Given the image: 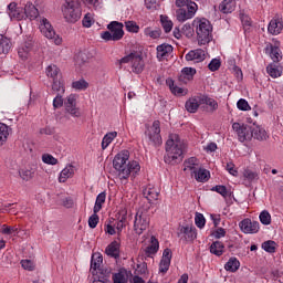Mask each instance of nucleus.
<instances>
[{"label":"nucleus","instance_id":"nucleus-1","mask_svg":"<svg viewBox=\"0 0 283 283\" xmlns=\"http://www.w3.org/2000/svg\"><path fill=\"white\" fill-rule=\"evenodd\" d=\"M127 160H129L128 150H122L113 159V167L118 171L119 180H128L129 176L136 178L140 174V164L136 160L128 161L127 164Z\"/></svg>","mask_w":283,"mask_h":283},{"label":"nucleus","instance_id":"nucleus-2","mask_svg":"<svg viewBox=\"0 0 283 283\" xmlns=\"http://www.w3.org/2000/svg\"><path fill=\"white\" fill-rule=\"evenodd\" d=\"M186 148L187 144L178 134H170L166 142L165 163L167 165H178V163L182 161V154H185Z\"/></svg>","mask_w":283,"mask_h":283},{"label":"nucleus","instance_id":"nucleus-3","mask_svg":"<svg viewBox=\"0 0 283 283\" xmlns=\"http://www.w3.org/2000/svg\"><path fill=\"white\" fill-rule=\"evenodd\" d=\"M193 28H196L198 43L200 45H207L213 41V27L211 22L206 18H196L192 22Z\"/></svg>","mask_w":283,"mask_h":283},{"label":"nucleus","instance_id":"nucleus-4","mask_svg":"<svg viewBox=\"0 0 283 283\" xmlns=\"http://www.w3.org/2000/svg\"><path fill=\"white\" fill-rule=\"evenodd\" d=\"M127 64L130 65L133 74H143L145 71V60L143 59V54L138 53V51H132L118 60L119 69Z\"/></svg>","mask_w":283,"mask_h":283},{"label":"nucleus","instance_id":"nucleus-5","mask_svg":"<svg viewBox=\"0 0 283 283\" xmlns=\"http://www.w3.org/2000/svg\"><path fill=\"white\" fill-rule=\"evenodd\" d=\"M62 14L67 23H76L81 19V2L78 0H65L62 6Z\"/></svg>","mask_w":283,"mask_h":283},{"label":"nucleus","instance_id":"nucleus-6","mask_svg":"<svg viewBox=\"0 0 283 283\" xmlns=\"http://www.w3.org/2000/svg\"><path fill=\"white\" fill-rule=\"evenodd\" d=\"M125 25L118 21H112L107 24V30L101 33V39L106 43L109 41H120L125 36V31L123 30Z\"/></svg>","mask_w":283,"mask_h":283},{"label":"nucleus","instance_id":"nucleus-7","mask_svg":"<svg viewBox=\"0 0 283 283\" xmlns=\"http://www.w3.org/2000/svg\"><path fill=\"white\" fill-rule=\"evenodd\" d=\"M149 208H139L135 214L134 231L137 235H143V232L149 229Z\"/></svg>","mask_w":283,"mask_h":283},{"label":"nucleus","instance_id":"nucleus-8","mask_svg":"<svg viewBox=\"0 0 283 283\" xmlns=\"http://www.w3.org/2000/svg\"><path fill=\"white\" fill-rule=\"evenodd\" d=\"M145 139L148 145L158 147L163 145V136H160V120H155L150 127L145 132Z\"/></svg>","mask_w":283,"mask_h":283},{"label":"nucleus","instance_id":"nucleus-9","mask_svg":"<svg viewBox=\"0 0 283 283\" xmlns=\"http://www.w3.org/2000/svg\"><path fill=\"white\" fill-rule=\"evenodd\" d=\"M40 32L43 34V36H45V39L53 41L55 45H61V43H63V39L60 38L59 34H56V31H54L52 23H50L46 18H42L40 20Z\"/></svg>","mask_w":283,"mask_h":283},{"label":"nucleus","instance_id":"nucleus-10","mask_svg":"<svg viewBox=\"0 0 283 283\" xmlns=\"http://www.w3.org/2000/svg\"><path fill=\"white\" fill-rule=\"evenodd\" d=\"M196 12H198V3L190 2L189 8H180L176 11L177 21L185 23V21L193 19V17H196Z\"/></svg>","mask_w":283,"mask_h":283},{"label":"nucleus","instance_id":"nucleus-11","mask_svg":"<svg viewBox=\"0 0 283 283\" xmlns=\"http://www.w3.org/2000/svg\"><path fill=\"white\" fill-rule=\"evenodd\" d=\"M232 129L237 132L240 143L251 140L253 138V127L240 123H233Z\"/></svg>","mask_w":283,"mask_h":283},{"label":"nucleus","instance_id":"nucleus-12","mask_svg":"<svg viewBox=\"0 0 283 283\" xmlns=\"http://www.w3.org/2000/svg\"><path fill=\"white\" fill-rule=\"evenodd\" d=\"M180 242H193L198 238V230L193 226H184L177 233Z\"/></svg>","mask_w":283,"mask_h":283},{"label":"nucleus","instance_id":"nucleus-13","mask_svg":"<svg viewBox=\"0 0 283 283\" xmlns=\"http://www.w3.org/2000/svg\"><path fill=\"white\" fill-rule=\"evenodd\" d=\"M76 94H71L64 101V108L66 114H70L73 118H81V108L76 107Z\"/></svg>","mask_w":283,"mask_h":283},{"label":"nucleus","instance_id":"nucleus-14","mask_svg":"<svg viewBox=\"0 0 283 283\" xmlns=\"http://www.w3.org/2000/svg\"><path fill=\"white\" fill-rule=\"evenodd\" d=\"M239 227L242 231V233H258L260 231V222L258 221H252L251 219H243L240 223Z\"/></svg>","mask_w":283,"mask_h":283},{"label":"nucleus","instance_id":"nucleus-15","mask_svg":"<svg viewBox=\"0 0 283 283\" xmlns=\"http://www.w3.org/2000/svg\"><path fill=\"white\" fill-rule=\"evenodd\" d=\"M7 12L11 20L15 19L17 21H21L25 19V13L23 12V8L18 7L17 2L9 3Z\"/></svg>","mask_w":283,"mask_h":283},{"label":"nucleus","instance_id":"nucleus-16","mask_svg":"<svg viewBox=\"0 0 283 283\" xmlns=\"http://www.w3.org/2000/svg\"><path fill=\"white\" fill-rule=\"evenodd\" d=\"M171 249H165L163 252V258L159 263V273H167V271H169V266H171Z\"/></svg>","mask_w":283,"mask_h":283},{"label":"nucleus","instance_id":"nucleus-17","mask_svg":"<svg viewBox=\"0 0 283 283\" xmlns=\"http://www.w3.org/2000/svg\"><path fill=\"white\" fill-rule=\"evenodd\" d=\"M200 105H202V95L190 97L186 104L185 107L189 114H196L198 112Z\"/></svg>","mask_w":283,"mask_h":283},{"label":"nucleus","instance_id":"nucleus-18","mask_svg":"<svg viewBox=\"0 0 283 283\" xmlns=\"http://www.w3.org/2000/svg\"><path fill=\"white\" fill-rule=\"evenodd\" d=\"M207 54L205 53V50L202 49H197V50H191L188 52L185 56L186 61H193L195 63H202L205 61Z\"/></svg>","mask_w":283,"mask_h":283},{"label":"nucleus","instance_id":"nucleus-19","mask_svg":"<svg viewBox=\"0 0 283 283\" xmlns=\"http://www.w3.org/2000/svg\"><path fill=\"white\" fill-rule=\"evenodd\" d=\"M143 193L145 198L148 200V202L151 205V202H155V200H158V196H160V189L148 185L144 190Z\"/></svg>","mask_w":283,"mask_h":283},{"label":"nucleus","instance_id":"nucleus-20","mask_svg":"<svg viewBox=\"0 0 283 283\" xmlns=\"http://www.w3.org/2000/svg\"><path fill=\"white\" fill-rule=\"evenodd\" d=\"M283 23L282 20L274 18L270 21L268 25V32L273 36H277V34H282Z\"/></svg>","mask_w":283,"mask_h":283},{"label":"nucleus","instance_id":"nucleus-21","mask_svg":"<svg viewBox=\"0 0 283 283\" xmlns=\"http://www.w3.org/2000/svg\"><path fill=\"white\" fill-rule=\"evenodd\" d=\"M266 52H270V56L274 63H280L282 59V51L280 50V42H276L275 45L268 44Z\"/></svg>","mask_w":283,"mask_h":283},{"label":"nucleus","instance_id":"nucleus-22","mask_svg":"<svg viewBox=\"0 0 283 283\" xmlns=\"http://www.w3.org/2000/svg\"><path fill=\"white\" fill-rule=\"evenodd\" d=\"M171 52H174V46H171L170 44H159L157 46L158 61H165V59H167L171 54Z\"/></svg>","mask_w":283,"mask_h":283},{"label":"nucleus","instance_id":"nucleus-23","mask_svg":"<svg viewBox=\"0 0 283 283\" xmlns=\"http://www.w3.org/2000/svg\"><path fill=\"white\" fill-rule=\"evenodd\" d=\"M184 171H190L192 176L200 167V161L196 157H190L184 163Z\"/></svg>","mask_w":283,"mask_h":283},{"label":"nucleus","instance_id":"nucleus-24","mask_svg":"<svg viewBox=\"0 0 283 283\" xmlns=\"http://www.w3.org/2000/svg\"><path fill=\"white\" fill-rule=\"evenodd\" d=\"M24 19H30V21H34V19L39 18V9L32 2H28L23 8Z\"/></svg>","mask_w":283,"mask_h":283},{"label":"nucleus","instance_id":"nucleus-25","mask_svg":"<svg viewBox=\"0 0 283 283\" xmlns=\"http://www.w3.org/2000/svg\"><path fill=\"white\" fill-rule=\"evenodd\" d=\"M159 249L160 242H158V239H156V237H151L150 244L145 249V254L147 258H151L153 255H156V253H158Z\"/></svg>","mask_w":283,"mask_h":283},{"label":"nucleus","instance_id":"nucleus-26","mask_svg":"<svg viewBox=\"0 0 283 283\" xmlns=\"http://www.w3.org/2000/svg\"><path fill=\"white\" fill-rule=\"evenodd\" d=\"M235 6H237L235 0H223L219 4V10L223 14H231V12H233L235 10Z\"/></svg>","mask_w":283,"mask_h":283},{"label":"nucleus","instance_id":"nucleus-27","mask_svg":"<svg viewBox=\"0 0 283 283\" xmlns=\"http://www.w3.org/2000/svg\"><path fill=\"white\" fill-rule=\"evenodd\" d=\"M210 177H211V172H209V170L203 168H199L191 175V178H195L197 182H207Z\"/></svg>","mask_w":283,"mask_h":283},{"label":"nucleus","instance_id":"nucleus-28","mask_svg":"<svg viewBox=\"0 0 283 283\" xmlns=\"http://www.w3.org/2000/svg\"><path fill=\"white\" fill-rule=\"evenodd\" d=\"M73 177H74V166L72 164H69L60 172L59 182H67L69 178H73Z\"/></svg>","mask_w":283,"mask_h":283},{"label":"nucleus","instance_id":"nucleus-29","mask_svg":"<svg viewBox=\"0 0 283 283\" xmlns=\"http://www.w3.org/2000/svg\"><path fill=\"white\" fill-rule=\"evenodd\" d=\"M266 72L271 78H280L282 76V66L271 63L266 66Z\"/></svg>","mask_w":283,"mask_h":283},{"label":"nucleus","instance_id":"nucleus-30","mask_svg":"<svg viewBox=\"0 0 283 283\" xmlns=\"http://www.w3.org/2000/svg\"><path fill=\"white\" fill-rule=\"evenodd\" d=\"M252 138L255 140H266L269 138V134L266 130L260 126L252 127Z\"/></svg>","mask_w":283,"mask_h":283},{"label":"nucleus","instance_id":"nucleus-31","mask_svg":"<svg viewBox=\"0 0 283 283\" xmlns=\"http://www.w3.org/2000/svg\"><path fill=\"white\" fill-rule=\"evenodd\" d=\"M224 269L230 273H235L240 269V260L235 256L230 258L224 264Z\"/></svg>","mask_w":283,"mask_h":283},{"label":"nucleus","instance_id":"nucleus-32","mask_svg":"<svg viewBox=\"0 0 283 283\" xmlns=\"http://www.w3.org/2000/svg\"><path fill=\"white\" fill-rule=\"evenodd\" d=\"M12 48V42L6 35L0 34V54H8Z\"/></svg>","mask_w":283,"mask_h":283},{"label":"nucleus","instance_id":"nucleus-33","mask_svg":"<svg viewBox=\"0 0 283 283\" xmlns=\"http://www.w3.org/2000/svg\"><path fill=\"white\" fill-rule=\"evenodd\" d=\"M118 136V132L107 133L102 139V149H107L108 146L114 143L115 138Z\"/></svg>","mask_w":283,"mask_h":283},{"label":"nucleus","instance_id":"nucleus-34","mask_svg":"<svg viewBox=\"0 0 283 283\" xmlns=\"http://www.w3.org/2000/svg\"><path fill=\"white\" fill-rule=\"evenodd\" d=\"M8 136H10V127L3 123H0V147L6 145L8 142Z\"/></svg>","mask_w":283,"mask_h":283},{"label":"nucleus","instance_id":"nucleus-35","mask_svg":"<svg viewBox=\"0 0 283 283\" xmlns=\"http://www.w3.org/2000/svg\"><path fill=\"white\" fill-rule=\"evenodd\" d=\"M210 253H212V255H217L218 258H220V255L224 253V244L220 241H214L210 245Z\"/></svg>","mask_w":283,"mask_h":283},{"label":"nucleus","instance_id":"nucleus-36","mask_svg":"<svg viewBox=\"0 0 283 283\" xmlns=\"http://www.w3.org/2000/svg\"><path fill=\"white\" fill-rule=\"evenodd\" d=\"M105 253L106 255H109V258H119L118 242L113 241L111 244H108L106 247Z\"/></svg>","mask_w":283,"mask_h":283},{"label":"nucleus","instance_id":"nucleus-37","mask_svg":"<svg viewBox=\"0 0 283 283\" xmlns=\"http://www.w3.org/2000/svg\"><path fill=\"white\" fill-rule=\"evenodd\" d=\"M201 105H208L209 112H216L218 109V102L206 95H201Z\"/></svg>","mask_w":283,"mask_h":283},{"label":"nucleus","instance_id":"nucleus-38","mask_svg":"<svg viewBox=\"0 0 283 283\" xmlns=\"http://www.w3.org/2000/svg\"><path fill=\"white\" fill-rule=\"evenodd\" d=\"M145 36H149V39H160L163 31L159 28L147 27L144 29Z\"/></svg>","mask_w":283,"mask_h":283},{"label":"nucleus","instance_id":"nucleus-39","mask_svg":"<svg viewBox=\"0 0 283 283\" xmlns=\"http://www.w3.org/2000/svg\"><path fill=\"white\" fill-rule=\"evenodd\" d=\"M46 76L49 78H60L61 76V69H59V66L51 64L46 67Z\"/></svg>","mask_w":283,"mask_h":283},{"label":"nucleus","instance_id":"nucleus-40","mask_svg":"<svg viewBox=\"0 0 283 283\" xmlns=\"http://www.w3.org/2000/svg\"><path fill=\"white\" fill-rule=\"evenodd\" d=\"M107 198V195L105 192H101L96 197L95 206H94V213H98L103 209V205H105V200Z\"/></svg>","mask_w":283,"mask_h":283},{"label":"nucleus","instance_id":"nucleus-41","mask_svg":"<svg viewBox=\"0 0 283 283\" xmlns=\"http://www.w3.org/2000/svg\"><path fill=\"white\" fill-rule=\"evenodd\" d=\"M102 264H103V255L101 253H94L91 259V269H93V271H96L101 269Z\"/></svg>","mask_w":283,"mask_h":283},{"label":"nucleus","instance_id":"nucleus-42","mask_svg":"<svg viewBox=\"0 0 283 283\" xmlns=\"http://www.w3.org/2000/svg\"><path fill=\"white\" fill-rule=\"evenodd\" d=\"M160 21H161L164 32H166V34H169V32L174 30V22L169 20V17L167 15H160Z\"/></svg>","mask_w":283,"mask_h":283},{"label":"nucleus","instance_id":"nucleus-43","mask_svg":"<svg viewBox=\"0 0 283 283\" xmlns=\"http://www.w3.org/2000/svg\"><path fill=\"white\" fill-rule=\"evenodd\" d=\"M90 87V83H87V81L85 80H78V81H74L72 83V88L75 90L76 92H85V90H87Z\"/></svg>","mask_w":283,"mask_h":283},{"label":"nucleus","instance_id":"nucleus-44","mask_svg":"<svg viewBox=\"0 0 283 283\" xmlns=\"http://www.w3.org/2000/svg\"><path fill=\"white\" fill-rule=\"evenodd\" d=\"M34 169L33 168H23L19 171L20 178H22V180H32V178H34Z\"/></svg>","mask_w":283,"mask_h":283},{"label":"nucleus","instance_id":"nucleus-45","mask_svg":"<svg viewBox=\"0 0 283 283\" xmlns=\"http://www.w3.org/2000/svg\"><path fill=\"white\" fill-rule=\"evenodd\" d=\"M30 50H32V42H27L22 48L18 50V54L20 59L25 61V59H28V54L30 53Z\"/></svg>","mask_w":283,"mask_h":283},{"label":"nucleus","instance_id":"nucleus-46","mask_svg":"<svg viewBox=\"0 0 283 283\" xmlns=\"http://www.w3.org/2000/svg\"><path fill=\"white\" fill-rule=\"evenodd\" d=\"M0 233H2V235H12V233H19V228H17V226L12 227L8 224H2Z\"/></svg>","mask_w":283,"mask_h":283},{"label":"nucleus","instance_id":"nucleus-47","mask_svg":"<svg viewBox=\"0 0 283 283\" xmlns=\"http://www.w3.org/2000/svg\"><path fill=\"white\" fill-rule=\"evenodd\" d=\"M181 76L186 78V81H192L193 76H196V69L193 67H184L181 70Z\"/></svg>","mask_w":283,"mask_h":283},{"label":"nucleus","instance_id":"nucleus-48","mask_svg":"<svg viewBox=\"0 0 283 283\" xmlns=\"http://www.w3.org/2000/svg\"><path fill=\"white\" fill-rule=\"evenodd\" d=\"M168 85L170 87V92L175 94V96H185V90L174 84V81H168Z\"/></svg>","mask_w":283,"mask_h":283},{"label":"nucleus","instance_id":"nucleus-49","mask_svg":"<svg viewBox=\"0 0 283 283\" xmlns=\"http://www.w3.org/2000/svg\"><path fill=\"white\" fill-rule=\"evenodd\" d=\"M277 243L275 241L269 240L262 243V249L266 251V253H275V249Z\"/></svg>","mask_w":283,"mask_h":283},{"label":"nucleus","instance_id":"nucleus-50","mask_svg":"<svg viewBox=\"0 0 283 283\" xmlns=\"http://www.w3.org/2000/svg\"><path fill=\"white\" fill-rule=\"evenodd\" d=\"M195 224L198 227V229H205V226L207 224V219H205V214L197 212L195 217Z\"/></svg>","mask_w":283,"mask_h":283},{"label":"nucleus","instance_id":"nucleus-51","mask_svg":"<svg viewBox=\"0 0 283 283\" xmlns=\"http://www.w3.org/2000/svg\"><path fill=\"white\" fill-rule=\"evenodd\" d=\"M125 28L127 32H133L134 34H138V32H140V27H138V24L134 21H126Z\"/></svg>","mask_w":283,"mask_h":283},{"label":"nucleus","instance_id":"nucleus-52","mask_svg":"<svg viewBox=\"0 0 283 283\" xmlns=\"http://www.w3.org/2000/svg\"><path fill=\"white\" fill-rule=\"evenodd\" d=\"M211 191H216L217 193L222 196V198L229 197V190H227V186H222V185L214 186L211 188Z\"/></svg>","mask_w":283,"mask_h":283},{"label":"nucleus","instance_id":"nucleus-53","mask_svg":"<svg viewBox=\"0 0 283 283\" xmlns=\"http://www.w3.org/2000/svg\"><path fill=\"white\" fill-rule=\"evenodd\" d=\"M260 222L265 227L271 224V213L266 210H263L259 216Z\"/></svg>","mask_w":283,"mask_h":283},{"label":"nucleus","instance_id":"nucleus-54","mask_svg":"<svg viewBox=\"0 0 283 283\" xmlns=\"http://www.w3.org/2000/svg\"><path fill=\"white\" fill-rule=\"evenodd\" d=\"M42 163L45 165H59V159L50 154L42 155Z\"/></svg>","mask_w":283,"mask_h":283},{"label":"nucleus","instance_id":"nucleus-55","mask_svg":"<svg viewBox=\"0 0 283 283\" xmlns=\"http://www.w3.org/2000/svg\"><path fill=\"white\" fill-rule=\"evenodd\" d=\"M241 22H242L244 32H249V30H251V25H252L251 18L247 14H242Z\"/></svg>","mask_w":283,"mask_h":283},{"label":"nucleus","instance_id":"nucleus-56","mask_svg":"<svg viewBox=\"0 0 283 283\" xmlns=\"http://www.w3.org/2000/svg\"><path fill=\"white\" fill-rule=\"evenodd\" d=\"M53 92H65V88L63 87V81L61 78H53L52 84Z\"/></svg>","mask_w":283,"mask_h":283},{"label":"nucleus","instance_id":"nucleus-57","mask_svg":"<svg viewBox=\"0 0 283 283\" xmlns=\"http://www.w3.org/2000/svg\"><path fill=\"white\" fill-rule=\"evenodd\" d=\"M237 107L241 112H249V109H251V106L249 105V102H247V99H244V98H240L237 102Z\"/></svg>","mask_w":283,"mask_h":283},{"label":"nucleus","instance_id":"nucleus-58","mask_svg":"<svg viewBox=\"0 0 283 283\" xmlns=\"http://www.w3.org/2000/svg\"><path fill=\"white\" fill-rule=\"evenodd\" d=\"M221 65H222V63L220 62L219 59H212L210 61V63L208 64V69L210 70V72H218V70H220Z\"/></svg>","mask_w":283,"mask_h":283},{"label":"nucleus","instance_id":"nucleus-59","mask_svg":"<svg viewBox=\"0 0 283 283\" xmlns=\"http://www.w3.org/2000/svg\"><path fill=\"white\" fill-rule=\"evenodd\" d=\"M98 214H96V212H94V214H92L90 218H88V227L91 229H96V227L98 226Z\"/></svg>","mask_w":283,"mask_h":283},{"label":"nucleus","instance_id":"nucleus-60","mask_svg":"<svg viewBox=\"0 0 283 283\" xmlns=\"http://www.w3.org/2000/svg\"><path fill=\"white\" fill-rule=\"evenodd\" d=\"M111 275H112V272L106 271L105 274H101L98 276V281H94L93 283H112V281H109Z\"/></svg>","mask_w":283,"mask_h":283},{"label":"nucleus","instance_id":"nucleus-61","mask_svg":"<svg viewBox=\"0 0 283 283\" xmlns=\"http://www.w3.org/2000/svg\"><path fill=\"white\" fill-rule=\"evenodd\" d=\"M82 23L84 28H92V25H94V20L90 13H86L82 20Z\"/></svg>","mask_w":283,"mask_h":283},{"label":"nucleus","instance_id":"nucleus-62","mask_svg":"<svg viewBox=\"0 0 283 283\" xmlns=\"http://www.w3.org/2000/svg\"><path fill=\"white\" fill-rule=\"evenodd\" d=\"M21 266L25 271H32L34 269V262H32V260H22Z\"/></svg>","mask_w":283,"mask_h":283},{"label":"nucleus","instance_id":"nucleus-63","mask_svg":"<svg viewBox=\"0 0 283 283\" xmlns=\"http://www.w3.org/2000/svg\"><path fill=\"white\" fill-rule=\"evenodd\" d=\"M53 107L55 109H59V107H63V96H61V94H57L53 99Z\"/></svg>","mask_w":283,"mask_h":283},{"label":"nucleus","instance_id":"nucleus-64","mask_svg":"<svg viewBox=\"0 0 283 283\" xmlns=\"http://www.w3.org/2000/svg\"><path fill=\"white\" fill-rule=\"evenodd\" d=\"M113 282L114 283H127V279H125V275L120 273H116L113 275Z\"/></svg>","mask_w":283,"mask_h":283}]
</instances>
